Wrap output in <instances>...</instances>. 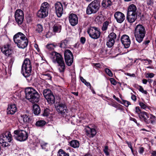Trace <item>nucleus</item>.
I'll return each mask as SVG.
<instances>
[{
	"instance_id": "obj_1",
	"label": "nucleus",
	"mask_w": 156,
	"mask_h": 156,
	"mask_svg": "<svg viewBox=\"0 0 156 156\" xmlns=\"http://www.w3.org/2000/svg\"><path fill=\"white\" fill-rule=\"evenodd\" d=\"M50 58L54 63H58L59 72L63 73L65 69V65L62 55L55 51H53L50 54Z\"/></svg>"
},
{
	"instance_id": "obj_2",
	"label": "nucleus",
	"mask_w": 156,
	"mask_h": 156,
	"mask_svg": "<svg viewBox=\"0 0 156 156\" xmlns=\"http://www.w3.org/2000/svg\"><path fill=\"white\" fill-rule=\"evenodd\" d=\"M13 40L17 46L20 48L23 49L26 47L28 43V40L26 36L20 32L17 33L14 36Z\"/></svg>"
},
{
	"instance_id": "obj_3",
	"label": "nucleus",
	"mask_w": 156,
	"mask_h": 156,
	"mask_svg": "<svg viewBox=\"0 0 156 156\" xmlns=\"http://www.w3.org/2000/svg\"><path fill=\"white\" fill-rule=\"evenodd\" d=\"M25 93L26 98L31 103H37L39 101L40 95L33 88L31 87L26 88Z\"/></svg>"
},
{
	"instance_id": "obj_4",
	"label": "nucleus",
	"mask_w": 156,
	"mask_h": 156,
	"mask_svg": "<svg viewBox=\"0 0 156 156\" xmlns=\"http://www.w3.org/2000/svg\"><path fill=\"white\" fill-rule=\"evenodd\" d=\"M31 69L30 60L28 58H26L22 66V70L23 72V75L28 81H31L32 80Z\"/></svg>"
},
{
	"instance_id": "obj_5",
	"label": "nucleus",
	"mask_w": 156,
	"mask_h": 156,
	"mask_svg": "<svg viewBox=\"0 0 156 156\" xmlns=\"http://www.w3.org/2000/svg\"><path fill=\"white\" fill-rule=\"evenodd\" d=\"M145 30L142 25L138 24L135 29L134 35L137 41L140 43L141 42L145 36Z\"/></svg>"
},
{
	"instance_id": "obj_6",
	"label": "nucleus",
	"mask_w": 156,
	"mask_h": 156,
	"mask_svg": "<svg viewBox=\"0 0 156 156\" xmlns=\"http://www.w3.org/2000/svg\"><path fill=\"white\" fill-rule=\"evenodd\" d=\"M50 7V5L47 2H44L42 3L40 9L37 12V16L41 18H44L47 16L48 14Z\"/></svg>"
},
{
	"instance_id": "obj_7",
	"label": "nucleus",
	"mask_w": 156,
	"mask_h": 156,
	"mask_svg": "<svg viewBox=\"0 0 156 156\" xmlns=\"http://www.w3.org/2000/svg\"><path fill=\"white\" fill-rule=\"evenodd\" d=\"M14 138L17 140L20 141L26 140L28 138V134L27 132L22 130H15L14 132Z\"/></svg>"
},
{
	"instance_id": "obj_8",
	"label": "nucleus",
	"mask_w": 156,
	"mask_h": 156,
	"mask_svg": "<svg viewBox=\"0 0 156 156\" xmlns=\"http://www.w3.org/2000/svg\"><path fill=\"white\" fill-rule=\"evenodd\" d=\"M100 5L99 2L98 1H94L88 6L86 10L87 14L95 13L98 10Z\"/></svg>"
},
{
	"instance_id": "obj_9",
	"label": "nucleus",
	"mask_w": 156,
	"mask_h": 156,
	"mask_svg": "<svg viewBox=\"0 0 156 156\" xmlns=\"http://www.w3.org/2000/svg\"><path fill=\"white\" fill-rule=\"evenodd\" d=\"M87 33L89 34V36L92 38L94 39H98L100 36L101 32L98 28L91 27L89 28L87 30Z\"/></svg>"
},
{
	"instance_id": "obj_10",
	"label": "nucleus",
	"mask_w": 156,
	"mask_h": 156,
	"mask_svg": "<svg viewBox=\"0 0 156 156\" xmlns=\"http://www.w3.org/2000/svg\"><path fill=\"white\" fill-rule=\"evenodd\" d=\"M43 94L44 97L49 103L52 104L55 103V96L50 90L45 89L43 90Z\"/></svg>"
},
{
	"instance_id": "obj_11",
	"label": "nucleus",
	"mask_w": 156,
	"mask_h": 156,
	"mask_svg": "<svg viewBox=\"0 0 156 156\" xmlns=\"http://www.w3.org/2000/svg\"><path fill=\"white\" fill-rule=\"evenodd\" d=\"M57 111L61 115L65 116L68 113V110L66 105L62 103H59L55 106Z\"/></svg>"
},
{
	"instance_id": "obj_12",
	"label": "nucleus",
	"mask_w": 156,
	"mask_h": 156,
	"mask_svg": "<svg viewBox=\"0 0 156 156\" xmlns=\"http://www.w3.org/2000/svg\"><path fill=\"white\" fill-rule=\"evenodd\" d=\"M65 61L67 65L70 66L73 62V56L69 50H66L64 52Z\"/></svg>"
},
{
	"instance_id": "obj_13",
	"label": "nucleus",
	"mask_w": 156,
	"mask_h": 156,
	"mask_svg": "<svg viewBox=\"0 0 156 156\" xmlns=\"http://www.w3.org/2000/svg\"><path fill=\"white\" fill-rule=\"evenodd\" d=\"M15 17L18 24L19 25L21 24L24 19V14L23 11L20 9L17 10L15 13Z\"/></svg>"
},
{
	"instance_id": "obj_14",
	"label": "nucleus",
	"mask_w": 156,
	"mask_h": 156,
	"mask_svg": "<svg viewBox=\"0 0 156 156\" xmlns=\"http://www.w3.org/2000/svg\"><path fill=\"white\" fill-rule=\"evenodd\" d=\"M32 118L26 114H21L18 118L19 122L23 124H27L31 121Z\"/></svg>"
},
{
	"instance_id": "obj_15",
	"label": "nucleus",
	"mask_w": 156,
	"mask_h": 156,
	"mask_svg": "<svg viewBox=\"0 0 156 156\" xmlns=\"http://www.w3.org/2000/svg\"><path fill=\"white\" fill-rule=\"evenodd\" d=\"M1 51L4 54L7 56L11 55L13 52L12 47L8 44L4 45L1 48Z\"/></svg>"
},
{
	"instance_id": "obj_16",
	"label": "nucleus",
	"mask_w": 156,
	"mask_h": 156,
	"mask_svg": "<svg viewBox=\"0 0 156 156\" xmlns=\"http://www.w3.org/2000/svg\"><path fill=\"white\" fill-rule=\"evenodd\" d=\"M56 13L58 17H60L63 14V7L60 2L56 3L55 5Z\"/></svg>"
},
{
	"instance_id": "obj_17",
	"label": "nucleus",
	"mask_w": 156,
	"mask_h": 156,
	"mask_svg": "<svg viewBox=\"0 0 156 156\" xmlns=\"http://www.w3.org/2000/svg\"><path fill=\"white\" fill-rule=\"evenodd\" d=\"M114 16L117 22L119 23H122L125 18L124 14L119 11L116 12L115 13Z\"/></svg>"
},
{
	"instance_id": "obj_18",
	"label": "nucleus",
	"mask_w": 156,
	"mask_h": 156,
	"mask_svg": "<svg viewBox=\"0 0 156 156\" xmlns=\"http://www.w3.org/2000/svg\"><path fill=\"white\" fill-rule=\"evenodd\" d=\"M121 41L124 47L127 48L129 47L130 44V40L129 37L126 35H123L121 37Z\"/></svg>"
},
{
	"instance_id": "obj_19",
	"label": "nucleus",
	"mask_w": 156,
	"mask_h": 156,
	"mask_svg": "<svg viewBox=\"0 0 156 156\" xmlns=\"http://www.w3.org/2000/svg\"><path fill=\"white\" fill-rule=\"evenodd\" d=\"M69 21L70 24L73 26L76 25L78 23V18L77 16L73 13L69 15Z\"/></svg>"
},
{
	"instance_id": "obj_20",
	"label": "nucleus",
	"mask_w": 156,
	"mask_h": 156,
	"mask_svg": "<svg viewBox=\"0 0 156 156\" xmlns=\"http://www.w3.org/2000/svg\"><path fill=\"white\" fill-rule=\"evenodd\" d=\"M150 115L147 112L142 111L139 116L140 119L143 121L145 122L147 124L149 123L148 119L149 118Z\"/></svg>"
},
{
	"instance_id": "obj_21",
	"label": "nucleus",
	"mask_w": 156,
	"mask_h": 156,
	"mask_svg": "<svg viewBox=\"0 0 156 156\" xmlns=\"http://www.w3.org/2000/svg\"><path fill=\"white\" fill-rule=\"evenodd\" d=\"M86 132L87 135L90 137H93L96 134V130L94 128H91L87 126L86 128Z\"/></svg>"
},
{
	"instance_id": "obj_22",
	"label": "nucleus",
	"mask_w": 156,
	"mask_h": 156,
	"mask_svg": "<svg viewBox=\"0 0 156 156\" xmlns=\"http://www.w3.org/2000/svg\"><path fill=\"white\" fill-rule=\"evenodd\" d=\"M3 139H0L3 140L4 141H7L9 142H10L12 140V136L11 133L9 131L5 132L2 134Z\"/></svg>"
},
{
	"instance_id": "obj_23",
	"label": "nucleus",
	"mask_w": 156,
	"mask_h": 156,
	"mask_svg": "<svg viewBox=\"0 0 156 156\" xmlns=\"http://www.w3.org/2000/svg\"><path fill=\"white\" fill-rule=\"evenodd\" d=\"M17 108L16 105L10 104L8 105L7 109V113L11 115L14 114L17 111Z\"/></svg>"
},
{
	"instance_id": "obj_24",
	"label": "nucleus",
	"mask_w": 156,
	"mask_h": 156,
	"mask_svg": "<svg viewBox=\"0 0 156 156\" xmlns=\"http://www.w3.org/2000/svg\"><path fill=\"white\" fill-rule=\"evenodd\" d=\"M137 18V14L127 13L126 20L130 23L134 22Z\"/></svg>"
},
{
	"instance_id": "obj_25",
	"label": "nucleus",
	"mask_w": 156,
	"mask_h": 156,
	"mask_svg": "<svg viewBox=\"0 0 156 156\" xmlns=\"http://www.w3.org/2000/svg\"><path fill=\"white\" fill-rule=\"evenodd\" d=\"M127 13L137 14L136 5L134 4L129 5Z\"/></svg>"
},
{
	"instance_id": "obj_26",
	"label": "nucleus",
	"mask_w": 156,
	"mask_h": 156,
	"mask_svg": "<svg viewBox=\"0 0 156 156\" xmlns=\"http://www.w3.org/2000/svg\"><path fill=\"white\" fill-rule=\"evenodd\" d=\"M112 4V2L110 0H103L101 3L102 7L105 8L109 7Z\"/></svg>"
},
{
	"instance_id": "obj_27",
	"label": "nucleus",
	"mask_w": 156,
	"mask_h": 156,
	"mask_svg": "<svg viewBox=\"0 0 156 156\" xmlns=\"http://www.w3.org/2000/svg\"><path fill=\"white\" fill-rule=\"evenodd\" d=\"M61 28L62 26L59 24H55L53 27V32L59 33L61 31Z\"/></svg>"
},
{
	"instance_id": "obj_28",
	"label": "nucleus",
	"mask_w": 156,
	"mask_h": 156,
	"mask_svg": "<svg viewBox=\"0 0 156 156\" xmlns=\"http://www.w3.org/2000/svg\"><path fill=\"white\" fill-rule=\"evenodd\" d=\"M69 144L70 145L74 148H78L80 146L79 142L76 140H73L71 141Z\"/></svg>"
},
{
	"instance_id": "obj_29",
	"label": "nucleus",
	"mask_w": 156,
	"mask_h": 156,
	"mask_svg": "<svg viewBox=\"0 0 156 156\" xmlns=\"http://www.w3.org/2000/svg\"><path fill=\"white\" fill-rule=\"evenodd\" d=\"M34 113L36 115L39 114L41 112V110L39 106L37 105L34 104L33 106Z\"/></svg>"
},
{
	"instance_id": "obj_30",
	"label": "nucleus",
	"mask_w": 156,
	"mask_h": 156,
	"mask_svg": "<svg viewBox=\"0 0 156 156\" xmlns=\"http://www.w3.org/2000/svg\"><path fill=\"white\" fill-rule=\"evenodd\" d=\"M115 42L114 40L108 37L106 44L108 47L111 48L114 45Z\"/></svg>"
},
{
	"instance_id": "obj_31",
	"label": "nucleus",
	"mask_w": 156,
	"mask_h": 156,
	"mask_svg": "<svg viewBox=\"0 0 156 156\" xmlns=\"http://www.w3.org/2000/svg\"><path fill=\"white\" fill-rule=\"evenodd\" d=\"M41 77L44 80H51V76L50 74L48 73H43Z\"/></svg>"
},
{
	"instance_id": "obj_32",
	"label": "nucleus",
	"mask_w": 156,
	"mask_h": 156,
	"mask_svg": "<svg viewBox=\"0 0 156 156\" xmlns=\"http://www.w3.org/2000/svg\"><path fill=\"white\" fill-rule=\"evenodd\" d=\"M139 104L141 108L146 110H147V109H149V107L147 104H145L141 102H139Z\"/></svg>"
},
{
	"instance_id": "obj_33",
	"label": "nucleus",
	"mask_w": 156,
	"mask_h": 156,
	"mask_svg": "<svg viewBox=\"0 0 156 156\" xmlns=\"http://www.w3.org/2000/svg\"><path fill=\"white\" fill-rule=\"evenodd\" d=\"M58 156H69L68 153H67L62 149H60L58 152Z\"/></svg>"
},
{
	"instance_id": "obj_34",
	"label": "nucleus",
	"mask_w": 156,
	"mask_h": 156,
	"mask_svg": "<svg viewBox=\"0 0 156 156\" xmlns=\"http://www.w3.org/2000/svg\"><path fill=\"white\" fill-rule=\"evenodd\" d=\"M46 123L44 120H40L37 121L36 123V126H37L41 127L44 126Z\"/></svg>"
},
{
	"instance_id": "obj_35",
	"label": "nucleus",
	"mask_w": 156,
	"mask_h": 156,
	"mask_svg": "<svg viewBox=\"0 0 156 156\" xmlns=\"http://www.w3.org/2000/svg\"><path fill=\"white\" fill-rule=\"evenodd\" d=\"M150 116H149V119H148L149 121V123H151L152 124H154L155 123L156 121V117L152 114L150 115Z\"/></svg>"
},
{
	"instance_id": "obj_36",
	"label": "nucleus",
	"mask_w": 156,
	"mask_h": 156,
	"mask_svg": "<svg viewBox=\"0 0 156 156\" xmlns=\"http://www.w3.org/2000/svg\"><path fill=\"white\" fill-rule=\"evenodd\" d=\"M57 46V45H55L54 44H48L46 46V47L50 51L54 49Z\"/></svg>"
},
{
	"instance_id": "obj_37",
	"label": "nucleus",
	"mask_w": 156,
	"mask_h": 156,
	"mask_svg": "<svg viewBox=\"0 0 156 156\" xmlns=\"http://www.w3.org/2000/svg\"><path fill=\"white\" fill-rule=\"evenodd\" d=\"M67 41L66 40L62 41L60 44V47L62 48H65L67 46Z\"/></svg>"
},
{
	"instance_id": "obj_38",
	"label": "nucleus",
	"mask_w": 156,
	"mask_h": 156,
	"mask_svg": "<svg viewBox=\"0 0 156 156\" xmlns=\"http://www.w3.org/2000/svg\"><path fill=\"white\" fill-rule=\"evenodd\" d=\"M43 30V27L42 25L38 24L37 25L36 31L38 33H41Z\"/></svg>"
},
{
	"instance_id": "obj_39",
	"label": "nucleus",
	"mask_w": 156,
	"mask_h": 156,
	"mask_svg": "<svg viewBox=\"0 0 156 156\" xmlns=\"http://www.w3.org/2000/svg\"><path fill=\"white\" fill-rule=\"evenodd\" d=\"M108 37L111 39H113L115 41L116 37V35L114 33L112 32L109 34L108 36Z\"/></svg>"
},
{
	"instance_id": "obj_40",
	"label": "nucleus",
	"mask_w": 156,
	"mask_h": 156,
	"mask_svg": "<svg viewBox=\"0 0 156 156\" xmlns=\"http://www.w3.org/2000/svg\"><path fill=\"white\" fill-rule=\"evenodd\" d=\"M49 110L47 108L45 109L43 113V115L44 116L48 117L50 115Z\"/></svg>"
},
{
	"instance_id": "obj_41",
	"label": "nucleus",
	"mask_w": 156,
	"mask_h": 156,
	"mask_svg": "<svg viewBox=\"0 0 156 156\" xmlns=\"http://www.w3.org/2000/svg\"><path fill=\"white\" fill-rule=\"evenodd\" d=\"M109 24V22L108 21H105L102 27V30L103 31L106 30L107 29Z\"/></svg>"
},
{
	"instance_id": "obj_42",
	"label": "nucleus",
	"mask_w": 156,
	"mask_h": 156,
	"mask_svg": "<svg viewBox=\"0 0 156 156\" xmlns=\"http://www.w3.org/2000/svg\"><path fill=\"white\" fill-rule=\"evenodd\" d=\"M135 113L138 115L139 116L140 114L142 112V111H141L140 108L139 106L136 107L134 110Z\"/></svg>"
},
{
	"instance_id": "obj_43",
	"label": "nucleus",
	"mask_w": 156,
	"mask_h": 156,
	"mask_svg": "<svg viewBox=\"0 0 156 156\" xmlns=\"http://www.w3.org/2000/svg\"><path fill=\"white\" fill-rule=\"evenodd\" d=\"M142 62L145 61V62L144 63L145 65H147L150 64L152 63V61L150 59H142L141 60Z\"/></svg>"
},
{
	"instance_id": "obj_44",
	"label": "nucleus",
	"mask_w": 156,
	"mask_h": 156,
	"mask_svg": "<svg viewBox=\"0 0 156 156\" xmlns=\"http://www.w3.org/2000/svg\"><path fill=\"white\" fill-rule=\"evenodd\" d=\"M106 73L110 76H112L113 74L111 71L108 68H106L105 69Z\"/></svg>"
},
{
	"instance_id": "obj_45",
	"label": "nucleus",
	"mask_w": 156,
	"mask_h": 156,
	"mask_svg": "<svg viewBox=\"0 0 156 156\" xmlns=\"http://www.w3.org/2000/svg\"><path fill=\"white\" fill-rule=\"evenodd\" d=\"M109 150L108 149V147L107 146H105L104 147V148L103 149V151L105 154L107 156L109 155V154L108 151Z\"/></svg>"
},
{
	"instance_id": "obj_46",
	"label": "nucleus",
	"mask_w": 156,
	"mask_h": 156,
	"mask_svg": "<svg viewBox=\"0 0 156 156\" xmlns=\"http://www.w3.org/2000/svg\"><path fill=\"white\" fill-rule=\"evenodd\" d=\"M146 2L147 5L149 6H152L154 3L153 0H147Z\"/></svg>"
},
{
	"instance_id": "obj_47",
	"label": "nucleus",
	"mask_w": 156,
	"mask_h": 156,
	"mask_svg": "<svg viewBox=\"0 0 156 156\" xmlns=\"http://www.w3.org/2000/svg\"><path fill=\"white\" fill-rule=\"evenodd\" d=\"M139 90L140 91L143 93L145 94H147V92L145 90H144L143 87L140 86H139Z\"/></svg>"
},
{
	"instance_id": "obj_48",
	"label": "nucleus",
	"mask_w": 156,
	"mask_h": 156,
	"mask_svg": "<svg viewBox=\"0 0 156 156\" xmlns=\"http://www.w3.org/2000/svg\"><path fill=\"white\" fill-rule=\"evenodd\" d=\"M109 80L111 83L114 85H115L116 84V80L113 78H110L109 79Z\"/></svg>"
},
{
	"instance_id": "obj_49",
	"label": "nucleus",
	"mask_w": 156,
	"mask_h": 156,
	"mask_svg": "<svg viewBox=\"0 0 156 156\" xmlns=\"http://www.w3.org/2000/svg\"><path fill=\"white\" fill-rule=\"evenodd\" d=\"M123 102L124 105L126 107H128L129 105H130V103L127 101L123 100Z\"/></svg>"
},
{
	"instance_id": "obj_50",
	"label": "nucleus",
	"mask_w": 156,
	"mask_h": 156,
	"mask_svg": "<svg viewBox=\"0 0 156 156\" xmlns=\"http://www.w3.org/2000/svg\"><path fill=\"white\" fill-rule=\"evenodd\" d=\"M144 151V148L142 147H140L139 148V152L141 154H143Z\"/></svg>"
},
{
	"instance_id": "obj_51",
	"label": "nucleus",
	"mask_w": 156,
	"mask_h": 156,
	"mask_svg": "<svg viewBox=\"0 0 156 156\" xmlns=\"http://www.w3.org/2000/svg\"><path fill=\"white\" fill-rule=\"evenodd\" d=\"M147 77H149L150 78H152L154 77V74L152 73H147Z\"/></svg>"
},
{
	"instance_id": "obj_52",
	"label": "nucleus",
	"mask_w": 156,
	"mask_h": 156,
	"mask_svg": "<svg viewBox=\"0 0 156 156\" xmlns=\"http://www.w3.org/2000/svg\"><path fill=\"white\" fill-rule=\"evenodd\" d=\"M86 39L85 37H82L81 38L80 41L82 44H83L85 43Z\"/></svg>"
},
{
	"instance_id": "obj_53",
	"label": "nucleus",
	"mask_w": 156,
	"mask_h": 156,
	"mask_svg": "<svg viewBox=\"0 0 156 156\" xmlns=\"http://www.w3.org/2000/svg\"><path fill=\"white\" fill-rule=\"evenodd\" d=\"M93 65L97 68H100L101 66L100 64L99 63H93Z\"/></svg>"
},
{
	"instance_id": "obj_54",
	"label": "nucleus",
	"mask_w": 156,
	"mask_h": 156,
	"mask_svg": "<svg viewBox=\"0 0 156 156\" xmlns=\"http://www.w3.org/2000/svg\"><path fill=\"white\" fill-rule=\"evenodd\" d=\"M126 143L128 144V147L129 148H132V146L131 143V142H129L127 141H126Z\"/></svg>"
},
{
	"instance_id": "obj_55",
	"label": "nucleus",
	"mask_w": 156,
	"mask_h": 156,
	"mask_svg": "<svg viewBox=\"0 0 156 156\" xmlns=\"http://www.w3.org/2000/svg\"><path fill=\"white\" fill-rule=\"evenodd\" d=\"M131 98L134 101H136V96L134 95H132L131 97Z\"/></svg>"
},
{
	"instance_id": "obj_56",
	"label": "nucleus",
	"mask_w": 156,
	"mask_h": 156,
	"mask_svg": "<svg viewBox=\"0 0 156 156\" xmlns=\"http://www.w3.org/2000/svg\"><path fill=\"white\" fill-rule=\"evenodd\" d=\"M126 75L130 76L133 77H135V74L134 73L130 74V73H126Z\"/></svg>"
},
{
	"instance_id": "obj_57",
	"label": "nucleus",
	"mask_w": 156,
	"mask_h": 156,
	"mask_svg": "<svg viewBox=\"0 0 156 156\" xmlns=\"http://www.w3.org/2000/svg\"><path fill=\"white\" fill-rule=\"evenodd\" d=\"M151 156H156V151H152L151 153Z\"/></svg>"
},
{
	"instance_id": "obj_58",
	"label": "nucleus",
	"mask_w": 156,
	"mask_h": 156,
	"mask_svg": "<svg viewBox=\"0 0 156 156\" xmlns=\"http://www.w3.org/2000/svg\"><path fill=\"white\" fill-rule=\"evenodd\" d=\"M130 120L133 121L135 123H136V124H137V121H136V120L135 119H134V118H132V117H130Z\"/></svg>"
},
{
	"instance_id": "obj_59",
	"label": "nucleus",
	"mask_w": 156,
	"mask_h": 156,
	"mask_svg": "<svg viewBox=\"0 0 156 156\" xmlns=\"http://www.w3.org/2000/svg\"><path fill=\"white\" fill-rule=\"evenodd\" d=\"M84 83L87 86H89L90 87H91V85L90 83L87 82L86 81V82H85V83Z\"/></svg>"
},
{
	"instance_id": "obj_60",
	"label": "nucleus",
	"mask_w": 156,
	"mask_h": 156,
	"mask_svg": "<svg viewBox=\"0 0 156 156\" xmlns=\"http://www.w3.org/2000/svg\"><path fill=\"white\" fill-rule=\"evenodd\" d=\"M113 98L114 99L116 100L117 101H118V102L120 101V100H119V99L118 98H116V97L115 95H113Z\"/></svg>"
},
{
	"instance_id": "obj_61",
	"label": "nucleus",
	"mask_w": 156,
	"mask_h": 156,
	"mask_svg": "<svg viewBox=\"0 0 156 156\" xmlns=\"http://www.w3.org/2000/svg\"><path fill=\"white\" fill-rule=\"evenodd\" d=\"M147 82V80L146 79H143L142 80L143 83L144 84H146Z\"/></svg>"
},
{
	"instance_id": "obj_62",
	"label": "nucleus",
	"mask_w": 156,
	"mask_h": 156,
	"mask_svg": "<svg viewBox=\"0 0 156 156\" xmlns=\"http://www.w3.org/2000/svg\"><path fill=\"white\" fill-rule=\"evenodd\" d=\"M80 79L81 81L84 83H85V82L86 81V80L84 79L83 77H81Z\"/></svg>"
},
{
	"instance_id": "obj_63",
	"label": "nucleus",
	"mask_w": 156,
	"mask_h": 156,
	"mask_svg": "<svg viewBox=\"0 0 156 156\" xmlns=\"http://www.w3.org/2000/svg\"><path fill=\"white\" fill-rule=\"evenodd\" d=\"M47 144L46 143H44V144H42L41 143V147H42V148H43V147L44 146H45Z\"/></svg>"
},
{
	"instance_id": "obj_64",
	"label": "nucleus",
	"mask_w": 156,
	"mask_h": 156,
	"mask_svg": "<svg viewBox=\"0 0 156 156\" xmlns=\"http://www.w3.org/2000/svg\"><path fill=\"white\" fill-rule=\"evenodd\" d=\"M73 93L76 95V96H78V92H73Z\"/></svg>"
}]
</instances>
